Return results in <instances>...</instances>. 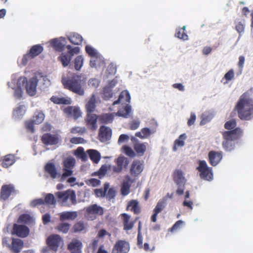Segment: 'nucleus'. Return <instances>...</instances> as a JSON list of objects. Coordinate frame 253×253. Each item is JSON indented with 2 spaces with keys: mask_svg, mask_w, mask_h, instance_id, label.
Returning <instances> with one entry per match:
<instances>
[{
  "mask_svg": "<svg viewBox=\"0 0 253 253\" xmlns=\"http://www.w3.org/2000/svg\"><path fill=\"white\" fill-rule=\"evenodd\" d=\"M85 216L88 220H93L97 216L103 215L104 212V209L97 204L90 205L85 208Z\"/></svg>",
  "mask_w": 253,
  "mask_h": 253,
  "instance_id": "nucleus-4",
  "label": "nucleus"
},
{
  "mask_svg": "<svg viewBox=\"0 0 253 253\" xmlns=\"http://www.w3.org/2000/svg\"><path fill=\"white\" fill-rule=\"evenodd\" d=\"M134 181L135 180L131 179L129 175H126L125 176L121 189V194L123 195L126 196L129 194L131 185Z\"/></svg>",
  "mask_w": 253,
  "mask_h": 253,
  "instance_id": "nucleus-22",
  "label": "nucleus"
},
{
  "mask_svg": "<svg viewBox=\"0 0 253 253\" xmlns=\"http://www.w3.org/2000/svg\"><path fill=\"white\" fill-rule=\"evenodd\" d=\"M187 138V136L185 133L181 134L174 142L172 150L174 152L176 151L178 148L183 147L185 144V140Z\"/></svg>",
  "mask_w": 253,
  "mask_h": 253,
  "instance_id": "nucleus-31",
  "label": "nucleus"
},
{
  "mask_svg": "<svg viewBox=\"0 0 253 253\" xmlns=\"http://www.w3.org/2000/svg\"><path fill=\"white\" fill-rule=\"evenodd\" d=\"M131 141L133 144V148L138 156H142L146 151L145 143H139L134 136H131Z\"/></svg>",
  "mask_w": 253,
  "mask_h": 253,
  "instance_id": "nucleus-19",
  "label": "nucleus"
},
{
  "mask_svg": "<svg viewBox=\"0 0 253 253\" xmlns=\"http://www.w3.org/2000/svg\"><path fill=\"white\" fill-rule=\"evenodd\" d=\"M45 171L47 172L51 177L55 179L60 177V174L57 172L55 165L53 163H47L44 167Z\"/></svg>",
  "mask_w": 253,
  "mask_h": 253,
  "instance_id": "nucleus-28",
  "label": "nucleus"
},
{
  "mask_svg": "<svg viewBox=\"0 0 253 253\" xmlns=\"http://www.w3.org/2000/svg\"><path fill=\"white\" fill-rule=\"evenodd\" d=\"M107 190V187L105 186L104 190L101 189H96L94 190V193L97 197H103L105 196Z\"/></svg>",
  "mask_w": 253,
  "mask_h": 253,
  "instance_id": "nucleus-61",
  "label": "nucleus"
},
{
  "mask_svg": "<svg viewBox=\"0 0 253 253\" xmlns=\"http://www.w3.org/2000/svg\"><path fill=\"white\" fill-rule=\"evenodd\" d=\"M95 104L96 97L94 94H92L85 105L87 114H91L94 111L96 107Z\"/></svg>",
  "mask_w": 253,
  "mask_h": 253,
  "instance_id": "nucleus-32",
  "label": "nucleus"
},
{
  "mask_svg": "<svg viewBox=\"0 0 253 253\" xmlns=\"http://www.w3.org/2000/svg\"><path fill=\"white\" fill-rule=\"evenodd\" d=\"M87 153L93 162L97 163L100 160V154L97 150L90 149L87 151Z\"/></svg>",
  "mask_w": 253,
  "mask_h": 253,
  "instance_id": "nucleus-36",
  "label": "nucleus"
},
{
  "mask_svg": "<svg viewBox=\"0 0 253 253\" xmlns=\"http://www.w3.org/2000/svg\"><path fill=\"white\" fill-rule=\"evenodd\" d=\"M99 117L94 114H87L85 119L86 125L87 128L92 131L95 130L97 128V121Z\"/></svg>",
  "mask_w": 253,
  "mask_h": 253,
  "instance_id": "nucleus-17",
  "label": "nucleus"
},
{
  "mask_svg": "<svg viewBox=\"0 0 253 253\" xmlns=\"http://www.w3.org/2000/svg\"><path fill=\"white\" fill-rule=\"evenodd\" d=\"M212 118V115L209 112H206L202 114V120L200 122L201 125H203L210 122Z\"/></svg>",
  "mask_w": 253,
  "mask_h": 253,
  "instance_id": "nucleus-51",
  "label": "nucleus"
},
{
  "mask_svg": "<svg viewBox=\"0 0 253 253\" xmlns=\"http://www.w3.org/2000/svg\"><path fill=\"white\" fill-rule=\"evenodd\" d=\"M30 230L28 227L24 225L14 224L12 233L17 236L25 238L29 234Z\"/></svg>",
  "mask_w": 253,
  "mask_h": 253,
  "instance_id": "nucleus-13",
  "label": "nucleus"
},
{
  "mask_svg": "<svg viewBox=\"0 0 253 253\" xmlns=\"http://www.w3.org/2000/svg\"><path fill=\"white\" fill-rule=\"evenodd\" d=\"M232 141L230 140L224 139L222 142V146L226 151H230L234 149V143Z\"/></svg>",
  "mask_w": 253,
  "mask_h": 253,
  "instance_id": "nucleus-49",
  "label": "nucleus"
},
{
  "mask_svg": "<svg viewBox=\"0 0 253 253\" xmlns=\"http://www.w3.org/2000/svg\"><path fill=\"white\" fill-rule=\"evenodd\" d=\"M61 82L65 89L80 96L84 95L86 81L82 76L74 75L71 78H62Z\"/></svg>",
  "mask_w": 253,
  "mask_h": 253,
  "instance_id": "nucleus-2",
  "label": "nucleus"
},
{
  "mask_svg": "<svg viewBox=\"0 0 253 253\" xmlns=\"http://www.w3.org/2000/svg\"><path fill=\"white\" fill-rule=\"evenodd\" d=\"M107 171V167L105 165L102 166L98 171L95 172L92 174V175H98L99 178L104 176L106 173Z\"/></svg>",
  "mask_w": 253,
  "mask_h": 253,
  "instance_id": "nucleus-56",
  "label": "nucleus"
},
{
  "mask_svg": "<svg viewBox=\"0 0 253 253\" xmlns=\"http://www.w3.org/2000/svg\"><path fill=\"white\" fill-rule=\"evenodd\" d=\"M69 41L75 45L81 44L83 41V37L77 33H74L68 37Z\"/></svg>",
  "mask_w": 253,
  "mask_h": 253,
  "instance_id": "nucleus-35",
  "label": "nucleus"
},
{
  "mask_svg": "<svg viewBox=\"0 0 253 253\" xmlns=\"http://www.w3.org/2000/svg\"><path fill=\"white\" fill-rule=\"evenodd\" d=\"M86 131V129L84 127L75 126L71 128V133L73 134L79 133L80 134H84Z\"/></svg>",
  "mask_w": 253,
  "mask_h": 253,
  "instance_id": "nucleus-57",
  "label": "nucleus"
},
{
  "mask_svg": "<svg viewBox=\"0 0 253 253\" xmlns=\"http://www.w3.org/2000/svg\"><path fill=\"white\" fill-rule=\"evenodd\" d=\"M15 161V157L14 155L8 154L3 157L1 165L2 167L7 168L12 166Z\"/></svg>",
  "mask_w": 253,
  "mask_h": 253,
  "instance_id": "nucleus-30",
  "label": "nucleus"
},
{
  "mask_svg": "<svg viewBox=\"0 0 253 253\" xmlns=\"http://www.w3.org/2000/svg\"><path fill=\"white\" fill-rule=\"evenodd\" d=\"M62 242V239L58 235H52L49 236L46 240V244L53 251H56Z\"/></svg>",
  "mask_w": 253,
  "mask_h": 253,
  "instance_id": "nucleus-16",
  "label": "nucleus"
},
{
  "mask_svg": "<svg viewBox=\"0 0 253 253\" xmlns=\"http://www.w3.org/2000/svg\"><path fill=\"white\" fill-rule=\"evenodd\" d=\"M113 96L112 90L110 87L105 86L103 90V98L105 100H108Z\"/></svg>",
  "mask_w": 253,
  "mask_h": 253,
  "instance_id": "nucleus-52",
  "label": "nucleus"
},
{
  "mask_svg": "<svg viewBox=\"0 0 253 253\" xmlns=\"http://www.w3.org/2000/svg\"><path fill=\"white\" fill-rule=\"evenodd\" d=\"M173 179L174 182L178 186V188L176 193L178 195H182L184 193V185L186 182V179L183 176V173L182 170L176 169L174 171L173 175Z\"/></svg>",
  "mask_w": 253,
  "mask_h": 253,
  "instance_id": "nucleus-5",
  "label": "nucleus"
},
{
  "mask_svg": "<svg viewBox=\"0 0 253 253\" xmlns=\"http://www.w3.org/2000/svg\"><path fill=\"white\" fill-rule=\"evenodd\" d=\"M50 100L56 104H70L71 101L70 99H67L65 97H59L57 96H52L50 98Z\"/></svg>",
  "mask_w": 253,
  "mask_h": 253,
  "instance_id": "nucleus-34",
  "label": "nucleus"
},
{
  "mask_svg": "<svg viewBox=\"0 0 253 253\" xmlns=\"http://www.w3.org/2000/svg\"><path fill=\"white\" fill-rule=\"evenodd\" d=\"M18 222L23 223L28 225L32 224L34 222V219L29 214H23L19 216Z\"/></svg>",
  "mask_w": 253,
  "mask_h": 253,
  "instance_id": "nucleus-38",
  "label": "nucleus"
},
{
  "mask_svg": "<svg viewBox=\"0 0 253 253\" xmlns=\"http://www.w3.org/2000/svg\"><path fill=\"white\" fill-rule=\"evenodd\" d=\"M59 136L57 134L44 133L41 137V141L46 145H56L59 142Z\"/></svg>",
  "mask_w": 253,
  "mask_h": 253,
  "instance_id": "nucleus-11",
  "label": "nucleus"
},
{
  "mask_svg": "<svg viewBox=\"0 0 253 253\" xmlns=\"http://www.w3.org/2000/svg\"><path fill=\"white\" fill-rule=\"evenodd\" d=\"M50 44L56 51H61L64 49V45L58 39H54L52 40L50 42Z\"/></svg>",
  "mask_w": 253,
  "mask_h": 253,
  "instance_id": "nucleus-43",
  "label": "nucleus"
},
{
  "mask_svg": "<svg viewBox=\"0 0 253 253\" xmlns=\"http://www.w3.org/2000/svg\"><path fill=\"white\" fill-rule=\"evenodd\" d=\"M123 222L124 230L128 231L131 230L134 226V221L130 220V216L127 213H122L121 214Z\"/></svg>",
  "mask_w": 253,
  "mask_h": 253,
  "instance_id": "nucleus-23",
  "label": "nucleus"
},
{
  "mask_svg": "<svg viewBox=\"0 0 253 253\" xmlns=\"http://www.w3.org/2000/svg\"><path fill=\"white\" fill-rule=\"evenodd\" d=\"M208 157L210 164L212 166H215L221 160L222 153L220 151H211L209 153Z\"/></svg>",
  "mask_w": 253,
  "mask_h": 253,
  "instance_id": "nucleus-21",
  "label": "nucleus"
},
{
  "mask_svg": "<svg viewBox=\"0 0 253 253\" xmlns=\"http://www.w3.org/2000/svg\"><path fill=\"white\" fill-rule=\"evenodd\" d=\"M86 52L90 56V57H97V53L93 47L89 45H86L85 48Z\"/></svg>",
  "mask_w": 253,
  "mask_h": 253,
  "instance_id": "nucleus-58",
  "label": "nucleus"
},
{
  "mask_svg": "<svg viewBox=\"0 0 253 253\" xmlns=\"http://www.w3.org/2000/svg\"><path fill=\"white\" fill-rule=\"evenodd\" d=\"M44 204L43 199L42 198L37 199L33 200L30 204L32 207H36L37 206L42 205Z\"/></svg>",
  "mask_w": 253,
  "mask_h": 253,
  "instance_id": "nucleus-63",
  "label": "nucleus"
},
{
  "mask_svg": "<svg viewBox=\"0 0 253 253\" xmlns=\"http://www.w3.org/2000/svg\"><path fill=\"white\" fill-rule=\"evenodd\" d=\"M197 169L200 172V175L202 178L207 180H210L212 179V169L208 167L206 161H200L199 166Z\"/></svg>",
  "mask_w": 253,
  "mask_h": 253,
  "instance_id": "nucleus-6",
  "label": "nucleus"
},
{
  "mask_svg": "<svg viewBox=\"0 0 253 253\" xmlns=\"http://www.w3.org/2000/svg\"><path fill=\"white\" fill-rule=\"evenodd\" d=\"M66 48L68 50L67 53H68L70 56H71V57H72L74 54H78L80 52V48L79 47L72 48L70 45H68L66 46Z\"/></svg>",
  "mask_w": 253,
  "mask_h": 253,
  "instance_id": "nucleus-59",
  "label": "nucleus"
},
{
  "mask_svg": "<svg viewBox=\"0 0 253 253\" xmlns=\"http://www.w3.org/2000/svg\"><path fill=\"white\" fill-rule=\"evenodd\" d=\"M237 125L236 121L235 119H231L228 121H227L224 124V128L226 129L231 130L232 129L235 128Z\"/></svg>",
  "mask_w": 253,
  "mask_h": 253,
  "instance_id": "nucleus-54",
  "label": "nucleus"
},
{
  "mask_svg": "<svg viewBox=\"0 0 253 253\" xmlns=\"http://www.w3.org/2000/svg\"><path fill=\"white\" fill-rule=\"evenodd\" d=\"M55 196L57 202L62 206L70 207L77 204L76 195L73 190L55 192Z\"/></svg>",
  "mask_w": 253,
  "mask_h": 253,
  "instance_id": "nucleus-3",
  "label": "nucleus"
},
{
  "mask_svg": "<svg viewBox=\"0 0 253 253\" xmlns=\"http://www.w3.org/2000/svg\"><path fill=\"white\" fill-rule=\"evenodd\" d=\"M75 159L72 157L67 158L63 162L64 168L72 169L75 165Z\"/></svg>",
  "mask_w": 253,
  "mask_h": 253,
  "instance_id": "nucleus-50",
  "label": "nucleus"
},
{
  "mask_svg": "<svg viewBox=\"0 0 253 253\" xmlns=\"http://www.w3.org/2000/svg\"><path fill=\"white\" fill-rule=\"evenodd\" d=\"M17 191L15 189L13 184H4L2 186L0 193V200L2 201L7 200L10 196L12 194H17Z\"/></svg>",
  "mask_w": 253,
  "mask_h": 253,
  "instance_id": "nucleus-9",
  "label": "nucleus"
},
{
  "mask_svg": "<svg viewBox=\"0 0 253 253\" xmlns=\"http://www.w3.org/2000/svg\"><path fill=\"white\" fill-rule=\"evenodd\" d=\"M115 162L117 166L112 167V170L117 173L121 172L124 169H126L129 162L128 159L124 156H119Z\"/></svg>",
  "mask_w": 253,
  "mask_h": 253,
  "instance_id": "nucleus-8",
  "label": "nucleus"
},
{
  "mask_svg": "<svg viewBox=\"0 0 253 253\" xmlns=\"http://www.w3.org/2000/svg\"><path fill=\"white\" fill-rule=\"evenodd\" d=\"M23 83H26V89L27 93L30 96H34L37 91L38 80L37 78H33L28 82L26 78H24L22 81Z\"/></svg>",
  "mask_w": 253,
  "mask_h": 253,
  "instance_id": "nucleus-12",
  "label": "nucleus"
},
{
  "mask_svg": "<svg viewBox=\"0 0 253 253\" xmlns=\"http://www.w3.org/2000/svg\"><path fill=\"white\" fill-rule=\"evenodd\" d=\"M243 133L242 130L240 127H236L234 129L222 132L223 139L234 141L239 139Z\"/></svg>",
  "mask_w": 253,
  "mask_h": 253,
  "instance_id": "nucleus-10",
  "label": "nucleus"
},
{
  "mask_svg": "<svg viewBox=\"0 0 253 253\" xmlns=\"http://www.w3.org/2000/svg\"><path fill=\"white\" fill-rule=\"evenodd\" d=\"M130 100V95L127 90L122 91L119 97L118 100L113 102V105H116L119 103L127 104L129 103Z\"/></svg>",
  "mask_w": 253,
  "mask_h": 253,
  "instance_id": "nucleus-27",
  "label": "nucleus"
},
{
  "mask_svg": "<svg viewBox=\"0 0 253 253\" xmlns=\"http://www.w3.org/2000/svg\"><path fill=\"white\" fill-rule=\"evenodd\" d=\"M71 59V56H70L67 53H62L58 58V60L62 63L64 67H66L69 65Z\"/></svg>",
  "mask_w": 253,
  "mask_h": 253,
  "instance_id": "nucleus-40",
  "label": "nucleus"
},
{
  "mask_svg": "<svg viewBox=\"0 0 253 253\" xmlns=\"http://www.w3.org/2000/svg\"><path fill=\"white\" fill-rule=\"evenodd\" d=\"M84 59L81 55H79L76 57L74 60L75 68L79 71L81 69L83 65Z\"/></svg>",
  "mask_w": 253,
  "mask_h": 253,
  "instance_id": "nucleus-53",
  "label": "nucleus"
},
{
  "mask_svg": "<svg viewBox=\"0 0 253 253\" xmlns=\"http://www.w3.org/2000/svg\"><path fill=\"white\" fill-rule=\"evenodd\" d=\"M234 77V71L232 69L230 70L227 73L225 74L224 79L226 80V83L228 81L231 80Z\"/></svg>",
  "mask_w": 253,
  "mask_h": 253,
  "instance_id": "nucleus-64",
  "label": "nucleus"
},
{
  "mask_svg": "<svg viewBox=\"0 0 253 253\" xmlns=\"http://www.w3.org/2000/svg\"><path fill=\"white\" fill-rule=\"evenodd\" d=\"M87 226V224L82 221L76 222L72 227V231L74 233H78L84 230Z\"/></svg>",
  "mask_w": 253,
  "mask_h": 253,
  "instance_id": "nucleus-39",
  "label": "nucleus"
},
{
  "mask_svg": "<svg viewBox=\"0 0 253 253\" xmlns=\"http://www.w3.org/2000/svg\"><path fill=\"white\" fill-rule=\"evenodd\" d=\"M166 203L164 200L159 201L157 204L156 206L153 210V214L151 216V220L153 222H156L157 221V215L161 212L165 208Z\"/></svg>",
  "mask_w": 253,
  "mask_h": 253,
  "instance_id": "nucleus-25",
  "label": "nucleus"
},
{
  "mask_svg": "<svg viewBox=\"0 0 253 253\" xmlns=\"http://www.w3.org/2000/svg\"><path fill=\"white\" fill-rule=\"evenodd\" d=\"M127 211H130L135 214H138L141 212V208L139 202L136 200H131L128 202L126 207Z\"/></svg>",
  "mask_w": 253,
  "mask_h": 253,
  "instance_id": "nucleus-26",
  "label": "nucleus"
},
{
  "mask_svg": "<svg viewBox=\"0 0 253 253\" xmlns=\"http://www.w3.org/2000/svg\"><path fill=\"white\" fill-rule=\"evenodd\" d=\"M43 50V47L40 44L33 45L29 51L31 57L33 58L40 54Z\"/></svg>",
  "mask_w": 253,
  "mask_h": 253,
  "instance_id": "nucleus-33",
  "label": "nucleus"
},
{
  "mask_svg": "<svg viewBox=\"0 0 253 253\" xmlns=\"http://www.w3.org/2000/svg\"><path fill=\"white\" fill-rule=\"evenodd\" d=\"M12 243L9 249L14 253H19L23 247V242L20 239L12 238Z\"/></svg>",
  "mask_w": 253,
  "mask_h": 253,
  "instance_id": "nucleus-24",
  "label": "nucleus"
},
{
  "mask_svg": "<svg viewBox=\"0 0 253 253\" xmlns=\"http://www.w3.org/2000/svg\"><path fill=\"white\" fill-rule=\"evenodd\" d=\"M64 114L67 117L73 118L76 120L81 116L82 113L78 107L69 106L63 109Z\"/></svg>",
  "mask_w": 253,
  "mask_h": 253,
  "instance_id": "nucleus-15",
  "label": "nucleus"
},
{
  "mask_svg": "<svg viewBox=\"0 0 253 253\" xmlns=\"http://www.w3.org/2000/svg\"><path fill=\"white\" fill-rule=\"evenodd\" d=\"M77 216L78 213L76 211H64L59 213V219L62 221L65 220H74Z\"/></svg>",
  "mask_w": 253,
  "mask_h": 253,
  "instance_id": "nucleus-29",
  "label": "nucleus"
},
{
  "mask_svg": "<svg viewBox=\"0 0 253 253\" xmlns=\"http://www.w3.org/2000/svg\"><path fill=\"white\" fill-rule=\"evenodd\" d=\"M123 150L125 154L129 157L133 158L136 155L133 150L130 147L127 145L124 146L123 147Z\"/></svg>",
  "mask_w": 253,
  "mask_h": 253,
  "instance_id": "nucleus-55",
  "label": "nucleus"
},
{
  "mask_svg": "<svg viewBox=\"0 0 253 253\" xmlns=\"http://www.w3.org/2000/svg\"><path fill=\"white\" fill-rule=\"evenodd\" d=\"M70 226V224L68 223H61L56 227L55 229L59 232L66 234L68 232Z\"/></svg>",
  "mask_w": 253,
  "mask_h": 253,
  "instance_id": "nucleus-46",
  "label": "nucleus"
},
{
  "mask_svg": "<svg viewBox=\"0 0 253 253\" xmlns=\"http://www.w3.org/2000/svg\"><path fill=\"white\" fill-rule=\"evenodd\" d=\"M234 111L237 112L238 117L242 120L249 121L253 116V99L249 92L244 93L240 97Z\"/></svg>",
  "mask_w": 253,
  "mask_h": 253,
  "instance_id": "nucleus-1",
  "label": "nucleus"
},
{
  "mask_svg": "<svg viewBox=\"0 0 253 253\" xmlns=\"http://www.w3.org/2000/svg\"><path fill=\"white\" fill-rule=\"evenodd\" d=\"M43 200L44 204L47 205H55L57 202V198L55 199L54 196L51 193L47 194Z\"/></svg>",
  "mask_w": 253,
  "mask_h": 253,
  "instance_id": "nucleus-45",
  "label": "nucleus"
},
{
  "mask_svg": "<svg viewBox=\"0 0 253 253\" xmlns=\"http://www.w3.org/2000/svg\"><path fill=\"white\" fill-rule=\"evenodd\" d=\"M34 124H35V122H34V121L32 120L26 121L25 122L26 128L28 131L32 133H33L34 132Z\"/></svg>",
  "mask_w": 253,
  "mask_h": 253,
  "instance_id": "nucleus-60",
  "label": "nucleus"
},
{
  "mask_svg": "<svg viewBox=\"0 0 253 253\" xmlns=\"http://www.w3.org/2000/svg\"><path fill=\"white\" fill-rule=\"evenodd\" d=\"M144 169L143 162L139 160H134L131 164L130 173L132 177H137L140 174Z\"/></svg>",
  "mask_w": 253,
  "mask_h": 253,
  "instance_id": "nucleus-14",
  "label": "nucleus"
},
{
  "mask_svg": "<svg viewBox=\"0 0 253 253\" xmlns=\"http://www.w3.org/2000/svg\"><path fill=\"white\" fill-rule=\"evenodd\" d=\"M98 117L100 123L104 124L111 123L114 120V116L111 113L103 114Z\"/></svg>",
  "mask_w": 253,
  "mask_h": 253,
  "instance_id": "nucleus-37",
  "label": "nucleus"
},
{
  "mask_svg": "<svg viewBox=\"0 0 253 253\" xmlns=\"http://www.w3.org/2000/svg\"><path fill=\"white\" fill-rule=\"evenodd\" d=\"M152 133L149 128L145 127L141 129V131L136 132L135 136L140 138H144L150 136Z\"/></svg>",
  "mask_w": 253,
  "mask_h": 253,
  "instance_id": "nucleus-44",
  "label": "nucleus"
},
{
  "mask_svg": "<svg viewBox=\"0 0 253 253\" xmlns=\"http://www.w3.org/2000/svg\"><path fill=\"white\" fill-rule=\"evenodd\" d=\"M82 248L83 244L81 241L75 238L73 239L67 246L68 250L71 253H82Z\"/></svg>",
  "mask_w": 253,
  "mask_h": 253,
  "instance_id": "nucleus-20",
  "label": "nucleus"
},
{
  "mask_svg": "<svg viewBox=\"0 0 253 253\" xmlns=\"http://www.w3.org/2000/svg\"><path fill=\"white\" fill-rule=\"evenodd\" d=\"M44 114L41 111H37L35 112L33 118V121L36 125L41 124L44 119Z\"/></svg>",
  "mask_w": 253,
  "mask_h": 253,
  "instance_id": "nucleus-41",
  "label": "nucleus"
},
{
  "mask_svg": "<svg viewBox=\"0 0 253 253\" xmlns=\"http://www.w3.org/2000/svg\"><path fill=\"white\" fill-rule=\"evenodd\" d=\"M24 107L23 105H19L13 110V117L14 119H19L24 115L25 114Z\"/></svg>",
  "mask_w": 253,
  "mask_h": 253,
  "instance_id": "nucleus-42",
  "label": "nucleus"
},
{
  "mask_svg": "<svg viewBox=\"0 0 253 253\" xmlns=\"http://www.w3.org/2000/svg\"><path fill=\"white\" fill-rule=\"evenodd\" d=\"M129 250V243L125 240H120L115 244L111 253H127Z\"/></svg>",
  "mask_w": 253,
  "mask_h": 253,
  "instance_id": "nucleus-7",
  "label": "nucleus"
},
{
  "mask_svg": "<svg viewBox=\"0 0 253 253\" xmlns=\"http://www.w3.org/2000/svg\"><path fill=\"white\" fill-rule=\"evenodd\" d=\"M186 27L184 26L182 28L176 32L175 37L183 40H187L188 39V35L185 32Z\"/></svg>",
  "mask_w": 253,
  "mask_h": 253,
  "instance_id": "nucleus-48",
  "label": "nucleus"
},
{
  "mask_svg": "<svg viewBox=\"0 0 253 253\" xmlns=\"http://www.w3.org/2000/svg\"><path fill=\"white\" fill-rule=\"evenodd\" d=\"M70 141L71 143L75 144H82L85 142L84 139L80 137H72L70 139Z\"/></svg>",
  "mask_w": 253,
  "mask_h": 253,
  "instance_id": "nucleus-62",
  "label": "nucleus"
},
{
  "mask_svg": "<svg viewBox=\"0 0 253 253\" xmlns=\"http://www.w3.org/2000/svg\"><path fill=\"white\" fill-rule=\"evenodd\" d=\"M112 136V129L106 126H101L98 133L99 139L101 142H104L110 139Z\"/></svg>",
  "mask_w": 253,
  "mask_h": 253,
  "instance_id": "nucleus-18",
  "label": "nucleus"
},
{
  "mask_svg": "<svg viewBox=\"0 0 253 253\" xmlns=\"http://www.w3.org/2000/svg\"><path fill=\"white\" fill-rule=\"evenodd\" d=\"M130 112L131 107L130 106L127 104L124 108L119 110L117 114L120 116L127 118L129 115Z\"/></svg>",
  "mask_w": 253,
  "mask_h": 253,
  "instance_id": "nucleus-47",
  "label": "nucleus"
}]
</instances>
